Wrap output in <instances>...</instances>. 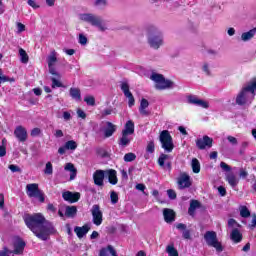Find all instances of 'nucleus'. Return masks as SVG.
Here are the masks:
<instances>
[{
    "label": "nucleus",
    "mask_w": 256,
    "mask_h": 256,
    "mask_svg": "<svg viewBox=\"0 0 256 256\" xmlns=\"http://www.w3.org/2000/svg\"><path fill=\"white\" fill-rule=\"evenodd\" d=\"M24 223L41 241H48L49 236L57 232L53 223L45 219L42 213L27 214L24 216Z\"/></svg>",
    "instance_id": "obj_1"
},
{
    "label": "nucleus",
    "mask_w": 256,
    "mask_h": 256,
    "mask_svg": "<svg viewBox=\"0 0 256 256\" xmlns=\"http://www.w3.org/2000/svg\"><path fill=\"white\" fill-rule=\"evenodd\" d=\"M256 95V78L244 85L236 96V105H251Z\"/></svg>",
    "instance_id": "obj_2"
},
{
    "label": "nucleus",
    "mask_w": 256,
    "mask_h": 256,
    "mask_svg": "<svg viewBox=\"0 0 256 256\" xmlns=\"http://www.w3.org/2000/svg\"><path fill=\"white\" fill-rule=\"evenodd\" d=\"M80 21H84L85 23H89L92 27H97L98 31L105 32L107 31V25L103 22L101 16H97L91 13L80 14Z\"/></svg>",
    "instance_id": "obj_3"
},
{
    "label": "nucleus",
    "mask_w": 256,
    "mask_h": 256,
    "mask_svg": "<svg viewBox=\"0 0 256 256\" xmlns=\"http://www.w3.org/2000/svg\"><path fill=\"white\" fill-rule=\"evenodd\" d=\"M163 43V33L157 27L151 26L148 29V44L150 47L157 50L162 47Z\"/></svg>",
    "instance_id": "obj_4"
},
{
    "label": "nucleus",
    "mask_w": 256,
    "mask_h": 256,
    "mask_svg": "<svg viewBox=\"0 0 256 256\" xmlns=\"http://www.w3.org/2000/svg\"><path fill=\"white\" fill-rule=\"evenodd\" d=\"M150 79L151 81H154L155 88L159 91L171 89V87H173V81L165 79V76H163L162 74L153 72L150 76Z\"/></svg>",
    "instance_id": "obj_5"
},
{
    "label": "nucleus",
    "mask_w": 256,
    "mask_h": 256,
    "mask_svg": "<svg viewBox=\"0 0 256 256\" xmlns=\"http://www.w3.org/2000/svg\"><path fill=\"white\" fill-rule=\"evenodd\" d=\"M204 239L208 247H214L218 253L223 252V245H221V242L217 239V232L207 231L204 234Z\"/></svg>",
    "instance_id": "obj_6"
},
{
    "label": "nucleus",
    "mask_w": 256,
    "mask_h": 256,
    "mask_svg": "<svg viewBox=\"0 0 256 256\" xmlns=\"http://www.w3.org/2000/svg\"><path fill=\"white\" fill-rule=\"evenodd\" d=\"M160 143L162 145V149L166 151V153H171L173 149H175V145L173 144V137L167 130H163L159 136Z\"/></svg>",
    "instance_id": "obj_7"
},
{
    "label": "nucleus",
    "mask_w": 256,
    "mask_h": 256,
    "mask_svg": "<svg viewBox=\"0 0 256 256\" xmlns=\"http://www.w3.org/2000/svg\"><path fill=\"white\" fill-rule=\"evenodd\" d=\"M193 185V179L187 174V172H181L177 178V186L180 191L183 189H189Z\"/></svg>",
    "instance_id": "obj_8"
},
{
    "label": "nucleus",
    "mask_w": 256,
    "mask_h": 256,
    "mask_svg": "<svg viewBox=\"0 0 256 256\" xmlns=\"http://www.w3.org/2000/svg\"><path fill=\"white\" fill-rule=\"evenodd\" d=\"M91 213H92V221L94 225L99 227V225L103 223V212L101 211V207H99V205L97 204L93 205L91 209Z\"/></svg>",
    "instance_id": "obj_9"
},
{
    "label": "nucleus",
    "mask_w": 256,
    "mask_h": 256,
    "mask_svg": "<svg viewBox=\"0 0 256 256\" xmlns=\"http://www.w3.org/2000/svg\"><path fill=\"white\" fill-rule=\"evenodd\" d=\"M196 147L203 151L204 149H211L213 147V138L205 135L202 138L196 140Z\"/></svg>",
    "instance_id": "obj_10"
},
{
    "label": "nucleus",
    "mask_w": 256,
    "mask_h": 256,
    "mask_svg": "<svg viewBox=\"0 0 256 256\" xmlns=\"http://www.w3.org/2000/svg\"><path fill=\"white\" fill-rule=\"evenodd\" d=\"M121 91L124 93L126 99H128V106L133 107L135 105V97L131 90H129V84L127 82H122L120 86Z\"/></svg>",
    "instance_id": "obj_11"
},
{
    "label": "nucleus",
    "mask_w": 256,
    "mask_h": 256,
    "mask_svg": "<svg viewBox=\"0 0 256 256\" xmlns=\"http://www.w3.org/2000/svg\"><path fill=\"white\" fill-rule=\"evenodd\" d=\"M93 181L97 187H103L105 185V171L96 170L93 174Z\"/></svg>",
    "instance_id": "obj_12"
},
{
    "label": "nucleus",
    "mask_w": 256,
    "mask_h": 256,
    "mask_svg": "<svg viewBox=\"0 0 256 256\" xmlns=\"http://www.w3.org/2000/svg\"><path fill=\"white\" fill-rule=\"evenodd\" d=\"M62 197L68 203H77L81 199V194L79 192L66 191L62 194Z\"/></svg>",
    "instance_id": "obj_13"
},
{
    "label": "nucleus",
    "mask_w": 256,
    "mask_h": 256,
    "mask_svg": "<svg viewBox=\"0 0 256 256\" xmlns=\"http://www.w3.org/2000/svg\"><path fill=\"white\" fill-rule=\"evenodd\" d=\"M188 103L202 107V109H209V102L199 99L197 96H188Z\"/></svg>",
    "instance_id": "obj_14"
},
{
    "label": "nucleus",
    "mask_w": 256,
    "mask_h": 256,
    "mask_svg": "<svg viewBox=\"0 0 256 256\" xmlns=\"http://www.w3.org/2000/svg\"><path fill=\"white\" fill-rule=\"evenodd\" d=\"M14 135L21 143H25V141H27V129L23 126H17L14 130Z\"/></svg>",
    "instance_id": "obj_15"
},
{
    "label": "nucleus",
    "mask_w": 256,
    "mask_h": 256,
    "mask_svg": "<svg viewBox=\"0 0 256 256\" xmlns=\"http://www.w3.org/2000/svg\"><path fill=\"white\" fill-rule=\"evenodd\" d=\"M90 230L91 227L89 226V224H85L82 227L76 226L74 228V233H76L78 239H83V237H85V235H87V233H89Z\"/></svg>",
    "instance_id": "obj_16"
},
{
    "label": "nucleus",
    "mask_w": 256,
    "mask_h": 256,
    "mask_svg": "<svg viewBox=\"0 0 256 256\" xmlns=\"http://www.w3.org/2000/svg\"><path fill=\"white\" fill-rule=\"evenodd\" d=\"M40 191L41 190L39 189V184L37 183L28 184L26 186V194L30 198L35 197Z\"/></svg>",
    "instance_id": "obj_17"
},
{
    "label": "nucleus",
    "mask_w": 256,
    "mask_h": 256,
    "mask_svg": "<svg viewBox=\"0 0 256 256\" xmlns=\"http://www.w3.org/2000/svg\"><path fill=\"white\" fill-rule=\"evenodd\" d=\"M25 241L21 240L20 238H18L15 242H14V251H12V255L14 253V255H21L23 254V251L25 250Z\"/></svg>",
    "instance_id": "obj_18"
},
{
    "label": "nucleus",
    "mask_w": 256,
    "mask_h": 256,
    "mask_svg": "<svg viewBox=\"0 0 256 256\" xmlns=\"http://www.w3.org/2000/svg\"><path fill=\"white\" fill-rule=\"evenodd\" d=\"M147 107H149V101L147 99L143 98L140 101V106H139V113L143 117H149V115H151V112L149 110H147Z\"/></svg>",
    "instance_id": "obj_19"
},
{
    "label": "nucleus",
    "mask_w": 256,
    "mask_h": 256,
    "mask_svg": "<svg viewBox=\"0 0 256 256\" xmlns=\"http://www.w3.org/2000/svg\"><path fill=\"white\" fill-rule=\"evenodd\" d=\"M131 141H133V137L122 132V136L118 139V145L119 147L125 148L130 145Z\"/></svg>",
    "instance_id": "obj_20"
},
{
    "label": "nucleus",
    "mask_w": 256,
    "mask_h": 256,
    "mask_svg": "<svg viewBox=\"0 0 256 256\" xmlns=\"http://www.w3.org/2000/svg\"><path fill=\"white\" fill-rule=\"evenodd\" d=\"M163 215H164V221L166 223H173V221H175V211L169 208H165L163 210Z\"/></svg>",
    "instance_id": "obj_21"
},
{
    "label": "nucleus",
    "mask_w": 256,
    "mask_h": 256,
    "mask_svg": "<svg viewBox=\"0 0 256 256\" xmlns=\"http://www.w3.org/2000/svg\"><path fill=\"white\" fill-rule=\"evenodd\" d=\"M117 131V126L111 122H106V129H104V137H113V133Z\"/></svg>",
    "instance_id": "obj_22"
},
{
    "label": "nucleus",
    "mask_w": 256,
    "mask_h": 256,
    "mask_svg": "<svg viewBox=\"0 0 256 256\" xmlns=\"http://www.w3.org/2000/svg\"><path fill=\"white\" fill-rule=\"evenodd\" d=\"M230 238L234 243H241L243 241V234H241L239 229L234 228L230 233Z\"/></svg>",
    "instance_id": "obj_23"
},
{
    "label": "nucleus",
    "mask_w": 256,
    "mask_h": 256,
    "mask_svg": "<svg viewBox=\"0 0 256 256\" xmlns=\"http://www.w3.org/2000/svg\"><path fill=\"white\" fill-rule=\"evenodd\" d=\"M122 133L126 135H133V133H135V123L133 122V120H128L126 122Z\"/></svg>",
    "instance_id": "obj_24"
},
{
    "label": "nucleus",
    "mask_w": 256,
    "mask_h": 256,
    "mask_svg": "<svg viewBox=\"0 0 256 256\" xmlns=\"http://www.w3.org/2000/svg\"><path fill=\"white\" fill-rule=\"evenodd\" d=\"M201 207V203L198 200H191L190 201V206L188 208V215L191 217L195 216V211Z\"/></svg>",
    "instance_id": "obj_25"
},
{
    "label": "nucleus",
    "mask_w": 256,
    "mask_h": 256,
    "mask_svg": "<svg viewBox=\"0 0 256 256\" xmlns=\"http://www.w3.org/2000/svg\"><path fill=\"white\" fill-rule=\"evenodd\" d=\"M64 169L70 172V181L75 180V177H77V168H75V165L73 163H67Z\"/></svg>",
    "instance_id": "obj_26"
},
{
    "label": "nucleus",
    "mask_w": 256,
    "mask_h": 256,
    "mask_svg": "<svg viewBox=\"0 0 256 256\" xmlns=\"http://www.w3.org/2000/svg\"><path fill=\"white\" fill-rule=\"evenodd\" d=\"M106 174L108 175V181L111 185H117L118 179H117V171L110 169L106 171Z\"/></svg>",
    "instance_id": "obj_27"
},
{
    "label": "nucleus",
    "mask_w": 256,
    "mask_h": 256,
    "mask_svg": "<svg viewBox=\"0 0 256 256\" xmlns=\"http://www.w3.org/2000/svg\"><path fill=\"white\" fill-rule=\"evenodd\" d=\"M255 34H256V28H253L248 32L242 33L241 39L244 42L251 41V39H253L255 37Z\"/></svg>",
    "instance_id": "obj_28"
},
{
    "label": "nucleus",
    "mask_w": 256,
    "mask_h": 256,
    "mask_svg": "<svg viewBox=\"0 0 256 256\" xmlns=\"http://www.w3.org/2000/svg\"><path fill=\"white\" fill-rule=\"evenodd\" d=\"M48 67H54L55 63H57V51L52 50L50 55L47 57Z\"/></svg>",
    "instance_id": "obj_29"
},
{
    "label": "nucleus",
    "mask_w": 256,
    "mask_h": 256,
    "mask_svg": "<svg viewBox=\"0 0 256 256\" xmlns=\"http://www.w3.org/2000/svg\"><path fill=\"white\" fill-rule=\"evenodd\" d=\"M70 97L75 99V101H81V90L79 88H70Z\"/></svg>",
    "instance_id": "obj_30"
},
{
    "label": "nucleus",
    "mask_w": 256,
    "mask_h": 256,
    "mask_svg": "<svg viewBox=\"0 0 256 256\" xmlns=\"http://www.w3.org/2000/svg\"><path fill=\"white\" fill-rule=\"evenodd\" d=\"M226 181L231 185L232 187H237L239 185V178H236L233 174H228L226 176Z\"/></svg>",
    "instance_id": "obj_31"
},
{
    "label": "nucleus",
    "mask_w": 256,
    "mask_h": 256,
    "mask_svg": "<svg viewBox=\"0 0 256 256\" xmlns=\"http://www.w3.org/2000/svg\"><path fill=\"white\" fill-rule=\"evenodd\" d=\"M66 217H75L77 215V207L76 206H67L65 210Z\"/></svg>",
    "instance_id": "obj_32"
},
{
    "label": "nucleus",
    "mask_w": 256,
    "mask_h": 256,
    "mask_svg": "<svg viewBox=\"0 0 256 256\" xmlns=\"http://www.w3.org/2000/svg\"><path fill=\"white\" fill-rule=\"evenodd\" d=\"M192 171L193 173H200L201 171V163H199V160L197 158L192 159Z\"/></svg>",
    "instance_id": "obj_33"
},
{
    "label": "nucleus",
    "mask_w": 256,
    "mask_h": 256,
    "mask_svg": "<svg viewBox=\"0 0 256 256\" xmlns=\"http://www.w3.org/2000/svg\"><path fill=\"white\" fill-rule=\"evenodd\" d=\"M19 55L21 63H29V55H27V52L23 48L19 49Z\"/></svg>",
    "instance_id": "obj_34"
},
{
    "label": "nucleus",
    "mask_w": 256,
    "mask_h": 256,
    "mask_svg": "<svg viewBox=\"0 0 256 256\" xmlns=\"http://www.w3.org/2000/svg\"><path fill=\"white\" fill-rule=\"evenodd\" d=\"M240 216L244 219L251 217V211H249V208H247V206H240Z\"/></svg>",
    "instance_id": "obj_35"
},
{
    "label": "nucleus",
    "mask_w": 256,
    "mask_h": 256,
    "mask_svg": "<svg viewBox=\"0 0 256 256\" xmlns=\"http://www.w3.org/2000/svg\"><path fill=\"white\" fill-rule=\"evenodd\" d=\"M65 149H67V151H75V149H77V142H75V140H70L67 141L65 144Z\"/></svg>",
    "instance_id": "obj_36"
},
{
    "label": "nucleus",
    "mask_w": 256,
    "mask_h": 256,
    "mask_svg": "<svg viewBox=\"0 0 256 256\" xmlns=\"http://www.w3.org/2000/svg\"><path fill=\"white\" fill-rule=\"evenodd\" d=\"M136 159H137V155H135V153H133V152H129L124 155L125 163H131V162L135 161Z\"/></svg>",
    "instance_id": "obj_37"
},
{
    "label": "nucleus",
    "mask_w": 256,
    "mask_h": 256,
    "mask_svg": "<svg viewBox=\"0 0 256 256\" xmlns=\"http://www.w3.org/2000/svg\"><path fill=\"white\" fill-rule=\"evenodd\" d=\"M166 253H168V256H179V252L177 249H175V246L173 245H168L166 247Z\"/></svg>",
    "instance_id": "obj_38"
},
{
    "label": "nucleus",
    "mask_w": 256,
    "mask_h": 256,
    "mask_svg": "<svg viewBox=\"0 0 256 256\" xmlns=\"http://www.w3.org/2000/svg\"><path fill=\"white\" fill-rule=\"evenodd\" d=\"M167 159H169V155L161 154L158 158V165L165 169V161H167Z\"/></svg>",
    "instance_id": "obj_39"
},
{
    "label": "nucleus",
    "mask_w": 256,
    "mask_h": 256,
    "mask_svg": "<svg viewBox=\"0 0 256 256\" xmlns=\"http://www.w3.org/2000/svg\"><path fill=\"white\" fill-rule=\"evenodd\" d=\"M228 227L229 229H237V227L241 228V224H239L235 219L230 218L228 220Z\"/></svg>",
    "instance_id": "obj_40"
},
{
    "label": "nucleus",
    "mask_w": 256,
    "mask_h": 256,
    "mask_svg": "<svg viewBox=\"0 0 256 256\" xmlns=\"http://www.w3.org/2000/svg\"><path fill=\"white\" fill-rule=\"evenodd\" d=\"M110 199H111L112 205H117V203L119 202V195L117 194V192L112 191L110 193Z\"/></svg>",
    "instance_id": "obj_41"
},
{
    "label": "nucleus",
    "mask_w": 256,
    "mask_h": 256,
    "mask_svg": "<svg viewBox=\"0 0 256 256\" xmlns=\"http://www.w3.org/2000/svg\"><path fill=\"white\" fill-rule=\"evenodd\" d=\"M44 173L45 175H53V164L51 162L46 163Z\"/></svg>",
    "instance_id": "obj_42"
},
{
    "label": "nucleus",
    "mask_w": 256,
    "mask_h": 256,
    "mask_svg": "<svg viewBox=\"0 0 256 256\" xmlns=\"http://www.w3.org/2000/svg\"><path fill=\"white\" fill-rule=\"evenodd\" d=\"M78 43L83 46L87 45L88 43L87 36H85L84 34H79Z\"/></svg>",
    "instance_id": "obj_43"
},
{
    "label": "nucleus",
    "mask_w": 256,
    "mask_h": 256,
    "mask_svg": "<svg viewBox=\"0 0 256 256\" xmlns=\"http://www.w3.org/2000/svg\"><path fill=\"white\" fill-rule=\"evenodd\" d=\"M85 103H87V105H90L91 107L95 106V97L93 96H86L84 98Z\"/></svg>",
    "instance_id": "obj_44"
},
{
    "label": "nucleus",
    "mask_w": 256,
    "mask_h": 256,
    "mask_svg": "<svg viewBox=\"0 0 256 256\" xmlns=\"http://www.w3.org/2000/svg\"><path fill=\"white\" fill-rule=\"evenodd\" d=\"M94 7H105L107 0H93Z\"/></svg>",
    "instance_id": "obj_45"
},
{
    "label": "nucleus",
    "mask_w": 256,
    "mask_h": 256,
    "mask_svg": "<svg viewBox=\"0 0 256 256\" xmlns=\"http://www.w3.org/2000/svg\"><path fill=\"white\" fill-rule=\"evenodd\" d=\"M146 152H147V153H155V143H154L153 141H150V142L147 144Z\"/></svg>",
    "instance_id": "obj_46"
},
{
    "label": "nucleus",
    "mask_w": 256,
    "mask_h": 256,
    "mask_svg": "<svg viewBox=\"0 0 256 256\" xmlns=\"http://www.w3.org/2000/svg\"><path fill=\"white\" fill-rule=\"evenodd\" d=\"M52 81V89H55L56 87H63V84L61 81L57 80V78L53 77L51 78Z\"/></svg>",
    "instance_id": "obj_47"
},
{
    "label": "nucleus",
    "mask_w": 256,
    "mask_h": 256,
    "mask_svg": "<svg viewBox=\"0 0 256 256\" xmlns=\"http://www.w3.org/2000/svg\"><path fill=\"white\" fill-rule=\"evenodd\" d=\"M202 71L210 76L211 75V68L209 67V63L205 62L203 65H202Z\"/></svg>",
    "instance_id": "obj_48"
},
{
    "label": "nucleus",
    "mask_w": 256,
    "mask_h": 256,
    "mask_svg": "<svg viewBox=\"0 0 256 256\" xmlns=\"http://www.w3.org/2000/svg\"><path fill=\"white\" fill-rule=\"evenodd\" d=\"M0 256H13V251L9 250L7 247H4L3 250L0 251Z\"/></svg>",
    "instance_id": "obj_49"
},
{
    "label": "nucleus",
    "mask_w": 256,
    "mask_h": 256,
    "mask_svg": "<svg viewBox=\"0 0 256 256\" xmlns=\"http://www.w3.org/2000/svg\"><path fill=\"white\" fill-rule=\"evenodd\" d=\"M34 198L38 199L40 203H45V194L41 190L38 194L34 196Z\"/></svg>",
    "instance_id": "obj_50"
},
{
    "label": "nucleus",
    "mask_w": 256,
    "mask_h": 256,
    "mask_svg": "<svg viewBox=\"0 0 256 256\" xmlns=\"http://www.w3.org/2000/svg\"><path fill=\"white\" fill-rule=\"evenodd\" d=\"M8 169H10L12 173H21V168L15 164L9 165Z\"/></svg>",
    "instance_id": "obj_51"
},
{
    "label": "nucleus",
    "mask_w": 256,
    "mask_h": 256,
    "mask_svg": "<svg viewBox=\"0 0 256 256\" xmlns=\"http://www.w3.org/2000/svg\"><path fill=\"white\" fill-rule=\"evenodd\" d=\"M111 253V249H109V245L106 248H102L99 252V256H109Z\"/></svg>",
    "instance_id": "obj_52"
},
{
    "label": "nucleus",
    "mask_w": 256,
    "mask_h": 256,
    "mask_svg": "<svg viewBox=\"0 0 256 256\" xmlns=\"http://www.w3.org/2000/svg\"><path fill=\"white\" fill-rule=\"evenodd\" d=\"M30 135L31 137H39L41 135V129L33 128Z\"/></svg>",
    "instance_id": "obj_53"
},
{
    "label": "nucleus",
    "mask_w": 256,
    "mask_h": 256,
    "mask_svg": "<svg viewBox=\"0 0 256 256\" xmlns=\"http://www.w3.org/2000/svg\"><path fill=\"white\" fill-rule=\"evenodd\" d=\"M48 69H49V73H50L51 75H54L55 77H57V79H59V77H61V76L59 75V73H57V71L55 70V67H53V66H48Z\"/></svg>",
    "instance_id": "obj_54"
},
{
    "label": "nucleus",
    "mask_w": 256,
    "mask_h": 256,
    "mask_svg": "<svg viewBox=\"0 0 256 256\" xmlns=\"http://www.w3.org/2000/svg\"><path fill=\"white\" fill-rule=\"evenodd\" d=\"M167 195L169 199H177V193L172 189L167 190Z\"/></svg>",
    "instance_id": "obj_55"
},
{
    "label": "nucleus",
    "mask_w": 256,
    "mask_h": 256,
    "mask_svg": "<svg viewBox=\"0 0 256 256\" xmlns=\"http://www.w3.org/2000/svg\"><path fill=\"white\" fill-rule=\"evenodd\" d=\"M220 167L223 171L229 172L231 171V166H229L227 163L225 162H221L220 163Z\"/></svg>",
    "instance_id": "obj_56"
},
{
    "label": "nucleus",
    "mask_w": 256,
    "mask_h": 256,
    "mask_svg": "<svg viewBox=\"0 0 256 256\" xmlns=\"http://www.w3.org/2000/svg\"><path fill=\"white\" fill-rule=\"evenodd\" d=\"M28 5L30 7H32V9H39V4H37V2H35V0H28Z\"/></svg>",
    "instance_id": "obj_57"
},
{
    "label": "nucleus",
    "mask_w": 256,
    "mask_h": 256,
    "mask_svg": "<svg viewBox=\"0 0 256 256\" xmlns=\"http://www.w3.org/2000/svg\"><path fill=\"white\" fill-rule=\"evenodd\" d=\"M218 192L221 195V197H225L227 195V190L223 186L218 187Z\"/></svg>",
    "instance_id": "obj_58"
},
{
    "label": "nucleus",
    "mask_w": 256,
    "mask_h": 256,
    "mask_svg": "<svg viewBox=\"0 0 256 256\" xmlns=\"http://www.w3.org/2000/svg\"><path fill=\"white\" fill-rule=\"evenodd\" d=\"M227 140L229 141V143H231V145H237L239 142L237 141V138L233 137V136H228Z\"/></svg>",
    "instance_id": "obj_59"
},
{
    "label": "nucleus",
    "mask_w": 256,
    "mask_h": 256,
    "mask_svg": "<svg viewBox=\"0 0 256 256\" xmlns=\"http://www.w3.org/2000/svg\"><path fill=\"white\" fill-rule=\"evenodd\" d=\"M77 115H78V117H80V119H86V117H87V114H85V111H83L81 109L77 110Z\"/></svg>",
    "instance_id": "obj_60"
},
{
    "label": "nucleus",
    "mask_w": 256,
    "mask_h": 256,
    "mask_svg": "<svg viewBox=\"0 0 256 256\" xmlns=\"http://www.w3.org/2000/svg\"><path fill=\"white\" fill-rule=\"evenodd\" d=\"M17 29H18V33H23V31H25V25L21 22H18Z\"/></svg>",
    "instance_id": "obj_61"
},
{
    "label": "nucleus",
    "mask_w": 256,
    "mask_h": 256,
    "mask_svg": "<svg viewBox=\"0 0 256 256\" xmlns=\"http://www.w3.org/2000/svg\"><path fill=\"white\" fill-rule=\"evenodd\" d=\"M249 227L251 229H255V227H256V214L252 215V221H251V224L249 225Z\"/></svg>",
    "instance_id": "obj_62"
},
{
    "label": "nucleus",
    "mask_w": 256,
    "mask_h": 256,
    "mask_svg": "<svg viewBox=\"0 0 256 256\" xmlns=\"http://www.w3.org/2000/svg\"><path fill=\"white\" fill-rule=\"evenodd\" d=\"M63 119L64 121H71V113L67 111L63 112Z\"/></svg>",
    "instance_id": "obj_63"
},
{
    "label": "nucleus",
    "mask_w": 256,
    "mask_h": 256,
    "mask_svg": "<svg viewBox=\"0 0 256 256\" xmlns=\"http://www.w3.org/2000/svg\"><path fill=\"white\" fill-rule=\"evenodd\" d=\"M54 136H55L57 139L63 137V136H64L63 130H56L55 133H54Z\"/></svg>",
    "instance_id": "obj_64"
}]
</instances>
